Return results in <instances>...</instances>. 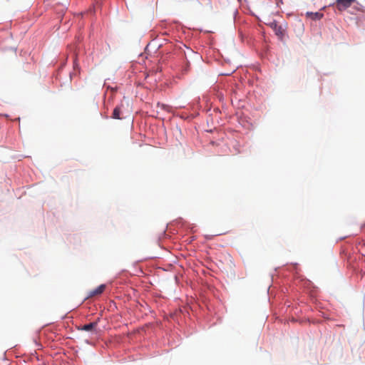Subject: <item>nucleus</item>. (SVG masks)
<instances>
[{
  "label": "nucleus",
  "instance_id": "1",
  "mask_svg": "<svg viewBox=\"0 0 365 365\" xmlns=\"http://www.w3.org/2000/svg\"><path fill=\"white\" fill-rule=\"evenodd\" d=\"M356 0H336L334 4L339 11H343L349 8Z\"/></svg>",
  "mask_w": 365,
  "mask_h": 365
},
{
  "label": "nucleus",
  "instance_id": "2",
  "mask_svg": "<svg viewBox=\"0 0 365 365\" xmlns=\"http://www.w3.org/2000/svg\"><path fill=\"white\" fill-rule=\"evenodd\" d=\"M98 326L97 322H93L87 324H85L81 327H78L79 330L91 331V332H96V328Z\"/></svg>",
  "mask_w": 365,
  "mask_h": 365
},
{
  "label": "nucleus",
  "instance_id": "3",
  "mask_svg": "<svg viewBox=\"0 0 365 365\" xmlns=\"http://www.w3.org/2000/svg\"><path fill=\"white\" fill-rule=\"evenodd\" d=\"M105 289H106V285L105 284H101L97 288L90 291L88 294V297L89 298V297H93L96 296V295H99V294H102L104 292Z\"/></svg>",
  "mask_w": 365,
  "mask_h": 365
},
{
  "label": "nucleus",
  "instance_id": "4",
  "mask_svg": "<svg viewBox=\"0 0 365 365\" xmlns=\"http://www.w3.org/2000/svg\"><path fill=\"white\" fill-rule=\"evenodd\" d=\"M123 107V104H120L119 106H117L113 112L112 118L114 119H121V113H122V108Z\"/></svg>",
  "mask_w": 365,
  "mask_h": 365
},
{
  "label": "nucleus",
  "instance_id": "5",
  "mask_svg": "<svg viewBox=\"0 0 365 365\" xmlns=\"http://www.w3.org/2000/svg\"><path fill=\"white\" fill-rule=\"evenodd\" d=\"M306 16L311 18L312 20H320L323 18L324 14L320 12H307Z\"/></svg>",
  "mask_w": 365,
  "mask_h": 365
},
{
  "label": "nucleus",
  "instance_id": "6",
  "mask_svg": "<svg viewBox=\"0 0 365 365\" xmlns=\"http://www.w3.org/2000/svg\"><path fill=\"white\" fill-rule=\"evenodd\" d=\"M276 34L279 35L282 34L281 28L279 27L278 30L276 31Z\"/></svg>",
  "mask_w": 365,
  "mask_h": 365
}]
</instances>
